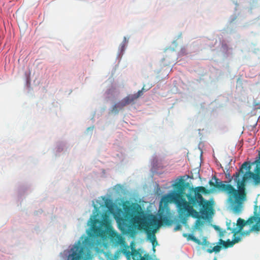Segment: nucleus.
<instances>
[{"instance_id": "nucleus-1", "label": "nucleus", "mask_w": 260, "mask_h": 260, "mask_svg": "<svg viewBox=\"0 0 260 260\" xmlns=\"http://www.w3.org/2000/svg\"><path fill=\"white\" fill-rule=\"evenodd\" d=\"M252 164L255 165L253 172H250V164L245 162L239 172H236L230 179V183L213 177L209 181L211 187L209 189L203 186L190 189L189 193L186 195L188 201L186 200L184 189L181 186L184 180V177H180L176 179L175 183L172 185L176 189L164 195V203L175 204L180 218L188 216L198 218L199 214L192 205L198 204L202 206L203 209L200 213L202 218L206 219L212 217L213 209L209 206V202L204 200L200 193L207 194L224 191L229 195L228 202L231 209L235 213H239L246 200V180H252L254 184H260V161L255 160Z\"/></svg>"}, {"instance_id": "nucleus-2", "label": "nucleus", "mask_w": 260, "mask_h": 260, "mask_svg": "<svg viewBox=\"0 0 260 260\" xmlns=\"http://www.w3.org/2000/svg\"><path fill=\"white\" fill-rule=\"evenodd\" d=\"M226 224L227 229L231 230L234 234L232 241L229 239L225 241L220 239L217 243L210 244L205 239L201 242L196 238L193 234L183 233V236L186 238L187 241L191 240L199 245H202L203 248L208 253H218L222 248L233 247L235 243L241 240L243 236L248 235L250 232L260 231V206L258 209L257 207H255L254 216L247 221H245L239 218L236 224L227 219Z\"/></svg>"}, {"instance_id": "nucleus-3", "label": "nucleus", "mask_w": 260, "mask_h": 260, "mask_svg": "<svg viewBox=\"0 0 260 260\" xmlns=\"http://www.w3.org/2000/svg\"><path fill=\"white\" fill-rule=\"evenodd\" d=\"M159 218L152 214H146L140 206H135L133 210V226L139 230H143L153 247L157 244L155 235V231L162 225V196L160 197L158 210Z\"/></svg>"}, {"instance_id": "nucleus-4", "label": "nucleus", "mask_w": 260, "mask_h": 260, "mask_svg": "<svg viewBox=\"0 0 260 260\" xmlns=\"http://www.w3.org/2000/svg\"><path fill=\"white\" fill-rule=\"evenodd\" d=\"M96 215L90 218L91 222L90 232L88 233V237L80 238L77 243L71 248V253L69 255L70 260H86L94 248L99 243L97 238L100 236L101 229L97 225L101 221L96 218Z\"/></svg>"}, {"instance_id": "nucleus-5", "label": "nucleus", "mask_w": 260, "mask_h": 260, "mask_svg": "<svg viewBox=\"0 0 260 260\" xmlns=\"http://www.w3.org/2000/svg\"><path fill=\"white\" fill-rule=\"evenodd\" d=\"M137 206L140 205L136 204L132 207L131 213L130 215L131 219L124 217L119 218L117 220L118 228L123 234H129L131 230L132 225L133 226L132 223L133 210V208Z\"/></svg>"}, {"instance_id": "nucleus-6", "label": "nucleus", "mask_w": 260, "mask_h": 260, "mask_svg": "<svg viewBox=\"0 0 260 260\" xmlns=\"http://www.w3.org/2000/svg\"><path fill=\"white\" fill-rule=\"evenodd\" d=\"M135 95L130 94L123 99L121 101L115 104L112 107L111 112L117 114L119 110H122L123 108L127 105L131 104L136 100Z\"/></svg>"}, {"instance_id": "nucleus-7", "label": "nucleus", "mask_w": 260, "mask_h": 260, "mask_svg": "<svg viewBox=\"0 0 260 260\" xmlns=\"http://www.w3.org/2000/svg\"><path fill=\"white\" fill-rule=\"evenodd\" d=\"M152 87V83H145L143 85V86L141 90H139L137 93L133 94V95H135L136 100L139 98L140 96H141L143 93V92H145L149 90L151 87Z\"/></svg>"}, {"instance_id": "nucleus-8", "label": "nucleus", "mask_w": 260, "mask_h": 260, "mask_svg": "<svg viewBox=\"0 0 260 260\" xmlns=\"http://www.w3.org/2000/svg\"><path fill=\"white\" fill-rule=\"evenodd\" d=\"M204 224V222L201 219H198L194 225V230L202 231V228Z\"/></svg>"}, {"instance_id": "nucleus-9", "label": "nucleus", "mask_w": 260, "mask_h": 260, "mask_svg": "<svg viewBox=\"0 0 260 260\" xmlns=\"http://www.w3.org/2000/svg\"><path fill=\"white\" fill-rule=\"evenodd\" d=\"M214 227L216 231L219 232V235L220 237H222L224 235V233H225V231H220V229L217 226L214 225Z\"/></svg>"}, {"instance_id": "nucleus-10", "label": "nucleus", "mask_w": 260, "mask_h": 260, "mask_svg": "<svg viewBox=\"0 0 260 260\" xmlns=\"http://www.w3.org/2000/svg\"><path fill=\"white\" fill-rule=\"evenodd\" d=\"M181 225H180V224H178L177 225L175 228H174V230L175 231H178V230H179L180 229H181Z\"/></svg>"}, {"instance_id": "nucleus-11", "label": "nucleus", "mask_w": 260, "mask_h": 260, "mask_svg": "<svg viewBox=\"0 0 260 260\" xmlns=\"http://www.w3.org/2000/svg\"><path fill=\"white\" fill-rule=\"evenodd\" d=\"M110 200H107L105 201V205L107 207L109 208L110 207V205H109Z\"/></svg>"}, {"instance_id": "nucleus-12", "label": "nucleus", "mask_w": 260, "mask_h": 260, "mask_svg": "<svg viewBox=\"0 0 260 260\" xmlns=\"http://www.w3.org/2000/svg\"><path fill=\"white\" fill-rule=\"evenodd\" d=\"M163 221H164V224H167V218L165 217V216L164 215V219H163Z\"/></svg>"}, {"instance_id": "nucleus-13", "label": "nucleus", "mask_w": 260, "mask_h": 260, "mask_svg": "<svg viewBox=\"0 0 260 260\" xmlns=\"http://www.w3.org/2000/svg\"><path fill=\"white\" fill-rule=\"evenodd\" d=\"M90 255V254L88 256V258H87V259H86V260H88V259L89 258V257Z\"/></svg>"}, {"instance_id": "nucleus-14", "label": "nucleus", "mask_w": 260, "mask_h": 260, "mask_svg": "<svg viewBox=\"0 0 260 260\" xmlns=\"http://www.w3.org/2000/svg\"><path fill=\"white\" fill-rule=\"evenodd\" d=\"M165 207H166V206H163L164 210L165 209Z\"/></svg>"}, {"instance_id": "nucleus-15", "label": "nucleus", "mask_w": 260, "mask_h": 260, "mask_svg": "<svg viewBox=\"0 0 260 260\" xmlns=\"http://www.w3.org/2000/svg\"><path fill=\"white\" fill-rule=\"evenodd\" d=\"M213 260H217V259H216V257H215V258H214V259H213Z\"/></svg>"}, {"instance_id": "nucleus-16", "label": "nucleus", "mask_w": 260, "mask_h": 260, "mask_svg": "<svg viewBox=\"0 0 260 260\" xmlns=\"http://www.w3.org/2000/svg\"><path fill=\"white\" fill-rule=\"evenodd\" d=\"M259 157H260V154H259Z\"/></svg>"}]
</instances>
